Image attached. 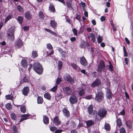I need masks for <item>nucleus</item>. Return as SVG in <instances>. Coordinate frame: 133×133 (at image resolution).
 <instances>
[{
	"label": "nucleus",
	"instance_id": "obj_1",
	"mask_svg": "<svg viewBox=\"0 0 133 133\" xmlns=\"http://www.w3.org/2000/svg\"><path fill=\"white\" fill-rule=\"evenodd\" d=\"M34 70L39 75L41 74L43 72V68L41 65L38 63H35L33 64Z\"/></svg>",
	"mask_w": 133,
	"mask_h": 133
},
{
	"label": "nucleus",
	"instance_id": "obj_2",
	"mask_svg": "<svg viewBox=\"0 0 133 133\" xmlns=\"http://www.w3.org/2000/svg\"><path fill=\"white\" fill-rule=\"evenodd\" d=\"M97 90L98 91L96 94L95 100L100 102L103 99L104 94L100 89H97Z\"/></svg>",
	"mask_w": 133,
	"mask_h": 133
},
{
	"label": "nucleus",
	"instance_id": "obj_3",
	"mask_svg": "<svg viewBox=\"0 0 133 133\" xmlns=\"http://www.w3.org/2000/svg\"><path fill=\"white\" fill-rule=\"evenodd\" d=\"M15 29V27L12 26L10 28L8 31V35L9 38L11 40L14 39V31Z\"/></svg>",
	"mask_w": 133,
	"mask_h": 133
},
{
	"label": "nucleus",
	"instance_id": "obj_4",
	"mask_svg": "<svg viewBox=\"0 0 133 133\" xmlns=\"http://www.w3.org/2000/svg\"><path fill=\"white\" fill-rule=\"evenodd\" d=\"M102 70L104 72L106 71L105 68V65L104 62L101 61H100V64L98 65L97 71L99 73H101Z\"/></svg>",
	"mask_w": 133,
	"mask_h": 133
},
{
	"label": "nucleus",
	"instance_id": "obj_5",
	"mask_svg": "<svg viewBox=\"0 0 133 133\" xmlns=\"http://www.w3.org/2000/svg\"><path fill=\"white\" fill-rule=\"evenodd\" d=\"M107 114L106 110L104 109H100L98 112V115L101 117L103 118Z\"/></svg>",
	"mask_w": 133,
	"mask_h": 133
},
{
	"label": "nucleus",
	"instance_id": "obj_6",
	"mask_svg": "<svg viewBox=\"0 0 133 133\" xmlns=\"http://www.w3.org/2000/svg\"><path fill=\"white\" fill-rule=\"evenodd\" d=\"M63 78L65 80L69 82L71 84H73L74 82V79L72 78L70 75L68 74L64 75Z\"/></svg>",
	"mask_w": 133,
	"mask_h": 133
},
{
	"label": "nucleus",
	"instance_id": "obj_7",
	"mask_svg": "<svg viewBox=\"0 0 133 133\" xmlns=\"http://www.w3.org/2000/svg\"><path fill=\"white\" fill-rule=\"evenodd\" d=\"M69 100L70 103L71 104H73L77 102V99L76 96L74 95H72L70 97Z\"/></svg>",
	"mask_w": 133,
	"mask_h": 133
},
{
	"label": "nucleus",
	"instance_id": "obj_8",
	"mask_svg": "<svg viewBox=\"0 0 133 133\" xmlns=\"http://www.w3.org/2000/svg\"><path fill=\"white\" fill-rule=\"evenodd\" d=\"M101 80L98 78L94 81L91 84V86L92 87H94L100 85L101 83Z\"/></svg>",
	"mask_w": 133,
	"mask_h": 133
},
{
	"label": "nucleus",
	"instance_id": "obj_9",
	"mask_svg": "<svg viewBox=\"0 0 133 133\" xmlns=\"http://www.w3.org/2000/svg\"><path fill=\"white\" fill-rule=\"evenodd\" d=\"M46 47L50 51H51L50 53L48 54V55H50L53 54L54 53L53 48L52 45L50 43L46 44Z\"/></svg>",
	"mask_w": 133,
	"mask_h": 133
},
{
	"label": "nucleus",
	"instance_id": "obj_10",
	"mask_svg": "<svg viewBox=\"0 0 133 133\" xmlns=\"http://www.w3.org/2000/svg\"><path fill=\"white\" fill-rule=\"evenodd\" d=\"M53 123L56 125H59L61 124L58 116H57L54 117L53 119Z\"/></svg>",
	"mask_w": 133,
	"mask_h": 133
},
{
	"label": "nucleus",
	"instance_id": "obj_11",
	"mask_svg": "<svg viewBox=\"0 0 133 133\" xmlns=\"http://www.w3.org/2000/svg\"><path fill=\"white\" fill-rule=\"evenodd\" d=\"M80 61L81 64L84 66H86L87 65V62L85 58L84 57H81Z\"/></svg>",
	"mask_w": 133,
	"mask_h": 133
},
{
	"label": "nucleus",
	"instance_id": "obj_12",
	"mask_svg": "<svg viewBox=\"0 0 133 133\" xmlns=\"http://www.w3.org/2000/svg\"><path fill=\"white\" fill-rule=\"evenodd\" d=\"M63 90L68 95H70L72 94V89L69 87H66L63 89Z\"/></svg>",
	"mask_w": 133,
	"mask_h": 133
},
{
	"label": "nucleus",
	"instance_id": "obj_13",
	"mask_svg": "<svg viewBox=\"0 0 133 133\" xmlns=\"http://www.w3.org/2000/svg\"><path fill=\"white\" fill-rule=\"evenodd\" d=\"M25 18L28 20H30L32 18V16L29 11H26L25 13Z\"/></svg>",
	"mask_w": 133,
	"mask_h": 133
},
{
	"label": "nucleus",
	"instance_id": "obj_14",
	"mask_svg": "<svg viewBox=\"0 0 133 133\" xmlns=\"http://www.w3.org/2000/svg\"><path fill=\"white\" fill-rule=\"evenodd\" d=\"M63 112L64 115L65 117H68L70 116V113L68 110L66 108H64L63 110Z\"/></svg>",
	"mask_w": 133,
	"mask_h": 133
},
{
	"label": "nucleus",
	"instance_id": "obj_15",
	"mask_svg": "<svg viewBox=\"0 0 133 133\" xmlns=\"http://www.w3.org/2000/svg\"><path fill=\"white\" fill-rule=\"evenodd\" d=\"M23 42L20 39L17 40L15 43L16 46L17 48H20L22 46Z\"/></svg>",
	"mask_w": 133,
	"mask_h": 133
},
{
	"label": "nucleus",
	"instance_id": "obj_16",
	"mask_svg": "<svg viewBox=\"0 0 133 133\" xmlns=\"http://www.w3.org/2000/svg\"><path fill=\"white\" fill-rule=\"evenodd\" d=\"M89 45V44L87 42L83 40L81 42V43L80 45V47L82 48H85L86 46H88Z\"/></svg>",
	"mask_w": 133,
	"mask_h": 133
},
{
	"label": "nucleus",
	"instance_id": "obj_17",
	"mask_svg": "<svg viewBox=\"0 0 133 133\" xmlns=\"http://www.w3.org/2000/svg\"><path fill=\"white\" fill-rule=\"evenodd\" d=\"M30 114H24L21 115V117H23V118L21 119L19 122H21L24 120L28 119V117L30 116Z\"/></svg>",
	"mask_w": 133,
	"mask_h": 133
},
{
	"label": "nucleus",
	"instance_id": "obj_18",
	"mask_svg": "<svg viewBox=\"0 0 133 133\" xmlns=\"http://www.w3.org/2000/svg\"><path fill=\"white\" fill-rule=\"evenodd\" d=\"M107 93L106 94V97L108 98H110L112 97V93L110 90L108 88L106 89Z\"/></svg>",
	"mask_w": 133,
	"mask_h": 133
},
{
	"label": "nucleus",
	"instance_id": "obj_19",
	"mask_svg": "<svg viewBox=\"0 0 133 133\" xmlns=\"http://www.w3.org/2000/svg\"><path fill=\"white\" fill-rule=\"evenodd\" d=\"M29 89L28 87H26L23 89L22 94L25 95H27L29 92Z\"/></svg>",
	"mask_w": 133,
	"mask_h": 133
},
{
	"label": "nucleus",
	"instance_id": "obj_20",
	"mask_svg": "<svg viewBox=\"0 0 133 133\" xmlns=\"http://www.w3.org/2000/svg\"><path fill=\"white\" fill-rule=\"evenodd\" d=\"M21 64L22 66L25 68L27 67L28 63L24 59H23L21 61Z\"/></svg>",
	"mask_w": 133,
	"mask_h": 133
},
{
	"label": "nucleus",
	"instance_id": "obj_21",
	"mask_svg": "<svg viewBox=\"0 0 133 133\" xmlns=\"http://www.w3.org/2000/svg\"><path fill=\"white\" fill-rule=\"evenodd\" d=\"M91 38L92 39L93 42L94 43L95 41V37L94 34L93 33H90L88 36V38L89 39Z\"/></svg>",
	"mask_w": 133,
	"mask_h": 133
},
{
	"label": "nucleus",
	"instance_id": "obj_22",
	"mask_svg": "<svg viewBox=\"0 0 133 133\" xmlns=\"http://www.w3.org/2000/svg\"><path fill=\"white\" fill-rule=\"evenodd\" d=\"M43 121L44 123L46 124H48L49 122V119L48 117L44 115L43 117Z\"/></svg>",
	"mask_w": 133,
	"mask_h": 133
},
{
	"label": "nucleus",
	"instance_id": "obj_23",
	"mask_svg": "<svg viewBox=\"0 0 133 133\" xmlns=\"http://www.w3.org/2000/svg\"><path fill=\"white\" fill-rule=\"evenodd\" d=\"M87 126L89 127L92 126L94 124V122L92 120H90L86 121V122Z\"/></svg>",
	"mask_w": 133,
	"mask_h": 133
},
{
	"label": "nucleus",
	"instance_id": "obj_24",
	"mask_svg": "<svg viewBox=\"0 0 133 133\" xmlns=\"http://www.w3.org/2000/svg\"><path fill=\"white\" fill-rule=\"evenodd\" d=\"M93 108L92 105H89L88 108L87 110L89 114H91L93 112Z\"/></svg>",
	"mask_w": 133,
	"mask_h": 133
},
{
	"label": "nucleus",
	"instance_id": "obj_25",
	"mask_svg": "<svg viewBox=\"0 0 133 133\" xmlns=\"http://www.w3.org/2000/svg\"><path fill=\"white\" fill-rule=\"evenodd\" d=\"M50 24L52 27L55 28L57 26V23L53 20H51L50 21Z\"/></svg>",
	"mask_w": 133,
	"mask_h": 133
},
{
	"label": "nucleus",
	"instance_id": "obj_26",
	"mask_svg": "<svg viewBox=\"0 0 133 133\" xmlns=\"http://www.w3.org/2000/svg\"><path fill=\"white\" fill-rule=\"evenodd\" d=\"M126 126L129 128H132V122L130 121H128L126 122Z\"/></svg>",
	"mask_w": 133,
	"mask_h": 133
},
{
	"label": "nucleus",
	"instance_id": "obj_27",
	"mask_svg": "<svg viewBox=\"0 0 133 133\" xmlns=\"http://www.w3.org/2000/svg\"><path fill=\"white\" fill-rule=\"evenodd\" d=\"M117 126L119 128L122 125L121 121L120 118H118L116 121Z\"/></svg>",
	"mask_w": 133,
	"mask_h": 133
},
{
	"label": "nucleus",
	"instance_id": "obj_28",
	"mask_svg": "<svg viewBox=\"0 0 133 133\" xmlns=\"http://www.w3.org/2000/svg\"><path fill=\"white\" fill-rule=\"evenodd\" d=\"M104 128L107 130L109 131L110 129V125L108 123H106L104 125Z\"/></svg>",
	"mask_w": 133,
	"mask_h": 133
},
{
	"label": "nucleus",
	"instance_id": "obj_29",
	"mask_svg": "<svg viewBox=\"0 0 133 133\" xmlns=\"http://www.w3.org/2000/svg\"><path fill=\"white\" fill-rule=\"evenodd\" d=\"M49 10L52 12H55V9L54 6L51 4L49 6Z\"/></svg>",
	"mask_w": 133,
	"mask_h": 133
},
{
	"label": "nucleus",
	"instance_id": "obj_30",
	"mask_svg": "<svg viewBox=\"0 0 133 133\" xmlns=\"http://www.w3.org/2000/svg\"><path fill=\"white\" fill-rule=\"evenodd\" d=\"M44 97L45 98L49 100L51 98V96L49 93H47L44 94Z\"/></svg>",
	"mask_w": 133,
	"mask_h": 133
},
{
	"label": "nucleus",
	"instance_id": "obj_31",
	"mask_svg": "<svg viewBox=\"0 0 133 133\" xmlns=\"http://www.w3.org/2000/svg\"><path fill=\"white\" fill-rule=\"evenodd\" d=\"M38 56L37 51H34L32 52V56L33 58H36Z\"/></svg>",
	"mask_w": 133,
	"mask_h": 133
},
{
	"label": "nucleus",
	"instance_id": "obj_32",
	"mask_svg": "<svg viewBox=\"0 0 133 133\" xmlns=\"http://www.w3.org/2000/svg\"><path fill=\"white\" fill-rule=\"evenodd\" d=\"M85 90L84 89H81L79 92L78 94L80 96L83 95L85 93Z\"/></svg>",
	"mask_w": 133,
	"mask_h": 133
},
{
	"label": "nucleus",
	"instance_id": "obj_33",
	"mask_svg": "<svg viewBox=\"0 0 133 133\" xmlns=\"http://www.w3.org/2000/svg\"><path fill=\"white\" fill-rule=\"evenodd\" d=\"M37 103L38 104H41L42 103L43 100L42 98L40 96H38L37 99Z\"/></svg>",
	"mask_w": 133,
	"mask_h": 133
},
{
	"label": "nucleus",
	"instance_id": "obj_34",
	"mask_svg": "<svg viewBox=\"0 0 133 133\" xmlns=\"http://www.w3.org/2000/svg\"><path fill=\"white\" fill-rule=\"evenodd\" d=\"M39 15L40 18L43 19L44 18V14L41 11H40L39 12Z\"/></svg>",
	"mask_w": 133,
	"mask_h": 133
},
{
	"label": "nucleus",
	"instance_id": "obj_35",
	"mask_svg": "<svg viewBox=\"0 0 133 133\" xmlns=\"http://www.w3.org/2000/svg\"><path fill=\"white\" fill-rule=\"evenodd\" d=\"M12 16L11 15H8L6 18L5 21V23H6L7 22L11 19L12 17Z\"/></svg>",
	"mask_w": 133,
	"mask_h": 133
},
{
	"label": "nucleus",
	"instance_id": "obj_36",
	"mask_svg": "<svg viewBox=\"0 0 133 133\" xmlns=\"http://www.w3.org/2000/svg\"><path fill=\"white\" fill-rule=\"evenodd\" d=\"M45 30L46 31H47L48 32H49L50 34H52L53 35H54L55 36H57V35L53 31H51V30H50L47 29H45Z\"/></svg>",
	"mask_w": 133,
	"mask_h": 133
},
{
	"label": "nucleus",
	"instance_id": "obj_37",
	"mask_svg": "<svg viewBox=\"0 0 133 133\" xmlns=\"http://www.w3.org/2000/svg\"><path fill=\"white\" fill-rule=\"evenodd\" d=\"M62 62L60 61H59L58 63V68L59 70H60L61 69L62 67Z\"/></svg>",
	"mask_w": 133,
	"mask_h": 133
},
{
	"label": "nucleus",
	"instance_id": "obj_38",
	"mask_svg": "<svg viewBox=\"0 0 133 133\" xmlns=\"http://www.w3.org/2000/svg\"><path fill=\"white\" fill-rule=\"evenodd\" d=\"M17 20L20 24H22L23 21V18L21 16H19L18 17Z\"/></svg>",
	"mask_w": 133,
	"mask_h": 133
},
{
	"label": "nucleus",
	"instance_id": "obj_39",
	"mask_svg": "<svg viewBox=\"0 0 133 133\" xmlns=\"http://www.w3.org/2000/svg\"><path fill=\"white\" fill-rule=\"evenodd\" d=\"M11 118L14 120H15L16 118V116L15 113H12L11 114Z\"/></svg>",
	"mask_w": 133,
	"mask_h": 133
},
{
	"label": "nucleus",
	"instance_id": "obj_40",
	"mask_svg": "<svg viewBox=\"0 0 133 133\" xmlns=\"http://www.w3.org/2000/svg\"><path fill=\"white\" fill-rule=\"evenodd\" d=\"M17 8L19 12H22L23 11V8L20 5H18L17 6Z\"/></svg>",
	"mask_w": 133,
	"mask_h": 133
},
{
	"label": "nucleus",
	"instance_id": "obj_41",
	"mask_svg": "<svg viewBox=\"0 0 133 133\" xmlns=\"http://www.w3.org/2000/svg\"><path fill=\"white\" fill-rule=\"evenodd\" d=\"M58 85H55L51 89V91L55 92L57 90Z\"/></svg>",
	"mask_w": 133,
	"mask_h": 133
},
{
	"label": "nucleus",
	"instance_id": "obj_42",
	"mask_svg": "<svg viewBox=\"0 0 133 133\" xmlns=\"http://www.w3.org/2000/svg\"><path fill=\"white\" fill-rule=\"evenodd\" d=\"M12 95H8L5 96V98L6 99H12L13 98Z\"/></svg>",
	"mask_w": 133,
	"mask_h": 133
},
{
	"label": "nucleus",
	"instance_id": "obj_43",
	"mask_svg": "<svg viewBox=\"0 0 133 133\" xmlns=\"http://www.w3.org/2000/svg\"><path fill=\"white\" fill-rule=\"evenodd\" d=\"M123 50L124 52V56L125 57L128 56V54L126 51L125 47L124 46H123Z\"/></svg>",
	"mask_w": 133,
	"mask_h": 133
},
{
	"label": "nucleus",
	"instance_id": "obj_44",
	"mask_svg": "<svg viewBox=\"0 0 133 133\" xmlns=\"http://www.w3.org/2000/svg\"><path fill=\"white\" fill-rule=\"evenodd\" d=\"M21 110L22 112L24 113L26 111V109L24 106H22L21 107Z\"/></svg>",
	"mask_w": 133,
	"mask_h": 133
},
{
	"label": "nucleus",
	"instance_id": "obj_45",
	"mask_svg": "<svg viewBox=\"0 0 133 133\" xmlns=\"http://www.w3.org/2000/svg\"><path fill=\"white\" fill-rule=\"evenodd\" d=\"M6 107L7 109L10 110L11 108V105L10 103H8L6 105Z\"/></svg>",
	"mask_w": 133,
	"mask_h": 133
},
{
	"label": "nucleus",
	"instance_id": "obj_46",
	"mask_svg": "<svg viewBox=\"0 0 133 133\" xmlns=\"http://www.w3.org/2000/svg\"><path fill=\"white\" fill-rule=\"evenodd\" d=\"M97 39L98 43H100L102 41V37L99 35H98L97 38Z\"/></svg>",
	"mask_w": 133,
	"mask_h": 133
},
{
	"label": "nucleus",
	"instance_id": "obj_47",
	"mask_svg": "<svg viewBox=\"0 0 133 133\" xmlns=\"http://www.w3.org/2000/svg\"><path fill=\"white\" fill-rule=\"evenodd\" d=\"M71 65L73 69L75 70L77 69V65L75 63H71Z\"/></svg>",
	"mask_w": 133,
	"mask_h": 133
},
{
	"label": "nucleus",
	"instance_id": "obj_48",
	"mask_svg": "<svg viewBox=\"0 0 133 133\" xmlns=\"http://www.w3.org/2000/svg\"><path fill=\"white\" fill-rule=\"evenodd\" d=\"M109 63L110 64L109 66V70L111 71L113 70V66H112L110 62L109 61Z\"/></svg>",
	"mask_w": 133,
	"mask_h": 133
},
{
	"label": "nucleus",
	"instance_id": "obj_49",
	"mask_svg": "<svg viewBox=\"0 0 133 133\" xmlns=\"http://www.w3.org/2000/svg\"><path fill=\"white\" fill-rule=\"evenodd\" d=\"M23 81L24 82H29V80L26 76H25L23 79Z\"/></svg>",
	"mask_w": 133,
	"mask_h": 133
},
{
	"label": "nucleus",
	"instance_id": "obj_50",
	"mask_svg": "<svg viewBox=\"0 0 133 133\" xmlns=\"http://www.w3.org/2000/svg\"><path fill=\"white\" fill-rule=\"evenodd\" d=\"M120 133H125V129L123 128L122 127L120 128Z\"/></svg>",
	"mask_w": 133,
	"mask_h": 133
},
{
	"label": "nucleus",
	"instance_id": "obj_51",
	"mask_svg": "<svg viewBox=\"0 0 133 133\" xmlns=\"http://www.w3.org/2000/svg\"><path fill=\"white\" fill-rule=\"evenodd\" d=\"M68 7L70 9H72L71 3L69 2H67L66 3Z\"/></svg>",
	"mask_w": 133,
	"mask_h": 133
},
{
	"label": "nucleus",
	"instance_id": "obj_52",
	"mask_svg": "<svg viewBox=\"0 0 133 133\" xmlns=\"http://www.w3.org/2000/svg\"><path fill=\"white\" fill-rule=\"evenodd\" d=\"M61 78H58L57 79L56 83V85H57L59 84V83L61 82Z\"/></svg>",
	"mask_w": 133,
	"mask_h": 133
},
{
	"label": "nucleus",
	"instance_id": "obj_53",
	"mask_svg": "<svg viewBox=\"0 0 133 133\" xmlns=\"http://www.w3.org/2000/svg\"><path fill=\"white\" fill-rule=\"evenodd\" d=\"M57 128L55 127H50V129L52 131H56Z\"/></svg>",
	"mask_w": 133,
	"mask_h": 133
},
{
	"label": "nucleus",
	"instance_id": "obj_54",
	"mask_svg": "<svg viewBox=\"0 0 133 133\" xmlns=\"http://www.w3.org/2000/svg\"><path fill=\"white\" fill-rule=\"evenodd\" d=\"M12 130L14 133H16L17 132V129L16 127L14 126L12 127Z\"/></svg>",
	"mask_w": 133,
	"mask_h": 133
},
{
	"label": "nucleus",
	"instance_id": "obj_55",
	"mask_svg": "<svg viewBox=\"0 0 133 133\" xmlns=\"http://www.w3.org/2000/svg\"><path fill=\"white\" fill-rule=\"evenodd\" d=\"M72 31L74 35H77V30L75 28H74L73 29Z\"/></svg>",
	"mask_w": 133,
	"mask_h": 133
},
{
	"label": "nucleus",
	"instance_id": "obj_56",
	"mask_svg": "<svg viewBox=\"0 0 133 133\" xmlns=\"http://www.w3.org/2000/svg\"><path fill=\"white\" fill-rule=\"evenodd\" d=\"M92 98V96L90 95H88L86 96L85 98L87 99H91Z\"/></svg>",
	"mask_w": 133,
	"mask_h": 133
},
{
	"label": "nucleus",
	"instance_id": "obj_57",
	"mask_svg": "<svg viewBox=\"0 0 133 133\" xmlns=\"http://www.w3.org/2000/svg\"><path fill=\"white\" fill-rule=\"evenodd\" d=\"M81 18V16L80 15H76V18L77 20L80 21V19Z\"/></svg>",
	"mask_w": 133,
	"mask_h": 133
},
{
	"label": "nucleus",
	"instance_id": "obj_58",
	"mask_svg": "<svg viewBox=\"0 0 133 133\" xmlns=\"http://www.w3.org/2000/svg\"><path fill=\"white\" fill-rule=\"evenodd\" d=\"M100 19L102 22L104 21L105 19V17L104 16H102L101 18Z\"/></svg>",
	"mask_w": 133,
	"mask_h": 133
},
{
	"label": "nucleus",
	"instance_id": "obj_59",
	"mask_svg": "<svg viewBox=\"0 0 133 133\" xmlns=\"http://www.w3.org/2000/svg\"><path fill=\"white\" fill-rule=\"evenodd\" d=\"M29 28L28 26H25L23 28V29L24 31H27L29 30Z\"/></svg>",
	"mask_w": 133,
	"mask_h": 133
},
{
	"label": "nucleus",
	"instance_id": "obj_60",
	"mask_svg": "<svg viewBox=\"0 0 133 133\" xmlns=\"http://www.w3.org/2000/svg\"><path fill=\"white\" fill-rule=\"evenodd\" d=\"M125 41L128 44H129L130 43V41H129V40L127 38V37H125Z\"/></svg>",
	"mask_w": 133,
	"mask_h": 133
},
{
	"label": "nucleus",
	"instance_id": "obj_61",
	"mask_svg": "<svg viewBox=\"0 0 133 133\" xmlns=\"http://www.w3.org/2000/svg\"><path fill=\"white\" fill-rule=\"evenodd\" d=\"M124 61H125V63L126 65L128 64V63L129 61V59L127 58H125L124 59Z\"/></svg>",
	"mask_w": 133,
	"mask_h": 133
},
{
	"label": "nucleus",
	"instance_id": "obj_62",
	"mask_svg": "<svg viewBox=\"0 0 133 133\" xmlns=\"http://www.w3.org/2000/svg\"><path fill=\"white\" fill-rule=\"evenodd\" d=\"M70 40L71 42H72L75 41V40H76V38L75 37H71L70 38Z\"/></svg>",
	"mask_w": 133,
	"mask_h": 133
},
{
	"label": "nucleus",
	"instance_id": "obj_63",
	"mask_svg": "<svg viewBox=\"0 0 133 133\" xmlns=\"http://www.w3.org/2000/svg\"><path fill=\"white\" fill-rule=\"evenodd\" d=\"M62 130H56L55 133H60L62 132Z\"/></svg>",
	"mask_w": 133,
	"mask_h": 133
},
{
	"label": "nucleus",
	"instance_id": "obj_64",
	"mask_svg": "<svg viewBox=\"0 0 133 133\" xmlns=\"http://www.w3.org/2000/svg\"><path fill=\"white\" fill-rule=\"evenodd\" d=\"M120 113L123 115H124L125 114V111L124 110H123L122 111L120 112Z\"/></svg>",
	"mask_w": 133,
	"mask_h": 133
}]
</instances>
